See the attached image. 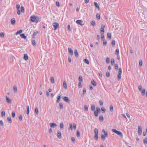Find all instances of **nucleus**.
I'll return each mask as SVG.
<instances>
[{"label":"nucleus","mask_w":147,"mask_h":147,"mask_svg":"<svg viewBox=\"0 0 147 147\" xmlns=\"http://www.w3.org/2000/svg\"><path fill=\"white\" fill-rule=\"evenodd\" d=\"M94 6L98 10V11L100 10V8L99 5L98 4V3L96 2H94Z\"/></svg>","instance_id":"f8f14e48"},{"label":"nucleus","mask_w":147,"mask_h":147,"mask_svg":"<svg viewBox=\"0 0 147 147\" xmlns=\"http://www.w3.org/2000/svg\"><path fill=\"white\" fill-rule=\"evenodd\" d=\"M103 44L104 45H107V41L105 39L103 40Z\"/></svg>","instance_id":"052dcab7"},{"label":"nucleus","mask_w":147,"mask_h":147,"mask_svg":"<svg viewBox=\"0 0 147 147\" xmlns=\"http://www.w3.org/2000/svg\"><path fill=\"white\" fill-rule=\"evenodd\" d=\"M69 53L71 55H73V51L72 49L70 48H68Z\"/></svg>","instance_id":"ddd939ff"},{"label":"nucleus","mask_w":147,"mask_h":147,"mask_svg":"<svg viewBox=\"0 0 147 147\" xmlns=\"http://www.w3.org/2000/svg\"><path fill=\"white\" fill-rule=\"evenodd\" d=\"M5 99L6 101L8 104H10L11 102V100L7 96H5Z\"/></svg>","instance_id":"9d476101"},{"label":"nucleus","mask_w":147,"mask_h":147,"mask_svg":"<svg viewBox=\"0 0 147 147\" xmlns=\"http://www.w3.org/2000/svg\"><path fill=\"white\" fill-rule=\"evenodd\" d=\"M143 141L144 144H147V138L144 139Z\"/></svg>","instance_id":"09e8293b"},{"label":"nucleus","mask_w":147,"mask_h":147,"mask_svg":"<svg viewBox=\"0 0 147 147\" xmlns=\"http://www.w3.org/2000/svg\"><path fill=\"white\" fill-rule=\"evenodd\" d=\"M91 109L92 110L94 111L95 109V106L94 105H91Z\"/></svg>","instance_id":"c9c22d12"},{"label":"nucleus","mask_w":147,"mask_h":147,"mask_svg":"<svg viewBox=\"0 0 147 147\" xmlns=\"http://www.w3.org/2000/svg\"><path fill=\"white\" fill-rule=\"evenodd\" d=\"M30 19L32 22H38V18L36 17L35 16H32L30 17Z\"/></svg>","instance_id":"f03ea898"},{"label":"nucleus","mask_w":147,"mask_h":147,"mask_svg":"<svg viewBox=\"0 0 147 147\" xmlns=\"http://www.w3.org/2000/svg\"><path fill=\"white\" fill-rule=\"evenodd\" d=\"M84 109L85 111H88V106L86 105H85L84 106Z\"/></svg>","instance_id":"bf43d9fd"},{"label":"nucleus","mask_w":147,"mask_h":147,"mask_svg":"<svg viewBox=\"0 0 147 147\" xmlns=\"http://www.w3.org/2000/svg\"><path fill=\"white\" fill-rule=\"evenodd\" d=\"M76 136L78 137H79L80 136V132L79 130H77L76 132Z\"/></svg>","instance_id":"72a5a7b5"},{"label":"nucleus","mask_w":147,"mask_h":147,"mask_svg":"<svg viewBox=\"0 0 147 147\" xmlns=\"http://www.w3.org/2000/svg\"><path fill=\"white\" fill-rule=\"evenodd\" d=\"M19 119L20 121H22V116L21 115H20L19 116Z\"/></svg>","instance_id":"680f3d73"},{"label":"nucleus","mask_w":147,"mask_h":147,"mask_svg":"<svg viewBox=\"0 0 147 147\" xmlns=\"http://www.w3.org/2000/svg\"><path fill=\"white\" fill-rule=\"evenodd\" d=\"M82 82H79L78 83V86L79 88H81L82 87Z\"/></svg>","instance_id":"a18cd8bd"},{"label":"nucleus","mask_w":147,"mask_h":147,"mask_svg":"<svg viewBox=\"0 0 147 147\" xmlns=\"http://www.w3.org/2000/svg\"><path fill=\"white\" fill-rule=\"evenodd\" d=\"M62 98L65 102H66L68 103H69L70 102V100L68 98L67 96L62 97Z\"/></svg>","instance_id":"6e6552de"},{"label":"nucleus","mask_w":147,"mask_h":147,"mask_svg":"<svg viewBox=\"0 0 147 147\" xmlns=\"http://www.w3.org/2000/svg\"><path fill=\"white\" fill-rule=\"evenodd\" d=\"M84 61L87 64H89V61L87 60V59H85L84 60Z\"/></svg>","instance_id":"4d7b16f0"},{"label":"nucleus","mask_w":147,"mask_h":147,"mask_svg":"<svg viewBox=\"0 0 147 147\" xmlns=\"http://www.w3.org/2000/svg\"><path fill=\"white\" fill-rule=\"evenodd\" d=\"M52 25L54 27V29L55 30H56L59 28V23L57 22H54L52 24Z\"/></svg>","instance_id":"7ed1b4c3"},{"label":"nucleus","mask_w":147,"mask_h":147,"mask_svg":"<svg viewBox=\"0 0 147 147\" xmlns=\"http://www.w3.org/2000/svg\"><path fill=\"white\" fill-rule=\"evenodd\" d=\"M104 120L103 116L102 115H100L99 117V120L100 121H102Z\"/></svg>","instance_id":"2f4dec72"},{"label":"nucleus","mask_w":147,"mask_h":147,"mask_svg":"<svg viewBox=\"0 0 147 147\" xmlns=\"http://www.w3.org/2000/svg\"><path fill=\"white\" fill-rule=\"evenodd\" d=\"M20 11L24 13V9L23 7L22 6L21 7V11Z\"/></svg>","instance_id":"49530a36"},{"label":"nucleus","mask_w":147,"mask_h":147,"mask_svg":"<svg viewBox=\"0 0 147 147\" xmlns=\"http://www.w3.org/2000/svg\"><path fill=\"white\" fill-rule=\"evenodd\" d=\"M4 35H5V34L4 32H2L0 33V37L1 38H3L4 36Z\"/></svg>","instance_id":"ea45409f"},{"label":"nucleus","mask_w":147,"mask_h":147,"mask_svg":"<svg viewBox=\"0 0 147 147\" xmlns=\"http://www.w3.org/2000/svg\"><path fill=\"white\" fill-rule=\"evenodd\" d=\"M73 125H72L71 123L69 124V129H70L71 130H72L73 127H72Z\"/></svg>","instance_id":"5fc2aeb1"},{"label":"nucleus","mask_w":147,"mask_h":147,"mask_svg":"<svg viewBox=\"0 0 147 147\" xmlns=\"http://www.w3.org/2000/svg\"><path fill=\"white\" fill-rule=\"evenodd\" d=\"M49 125L51 128H55L57 127V125L55 123H50Z\"/></svg>","instance_id":"1a4fd4ad"},{"label":"nucleus","mask_w":147,"mask_h":147,"mask_svg":"<svg viewBox=\"0 0 147 147\" xmlns=\"http://www.w3.org/2000/svg\"><path fill=\"white\" fill-rule=\"evenodd\" d=\"M104 33H101V39L102 40L104 39Z\"/></svg>","instance_id":"864d4df0"},{"label":"nucleus","mask_w":147,"mask_h":147,"mask_svg":"<svg viewBox=\"0 0 147 147\" xmlns=\"http://www.w3.org/2000/svg\"><path fill=\"white\" fill-rule=\"evenodd\" d=\"M102 131L104 133V135H105L106 137H107L108 136L107 132L105 131L104 129H102Z\"/></svg>","instance_id":"a878e982"},{"label":"nucleus","mask_w":147,"mask_h":147,"mask_svg":"<svg viewBox=\"0 0 147 147\" xmlns=\"http://www.w3.org/2000/svg\"><path fill=\"white\" fill-rule=\"evenodd\" d=\"M139 65L140 67H141L142 65V60H140L139 62Z\"/></svg>","instance_id":"79ce46f5"},{"label":"nucleus","mask_w":147,"mask_h":147,"mask_svg":"<svg viewBox=\"0 0 147 147\" xmlns=\"http://www.w3.org/2000/svg\"><path fill=\"white\" fill-rule=\"evenodd\" d=\"M107 38L110 39L111 38V34L110 33H108L107 34Z\"/></svg>","instance_id":"cd10ccee"},{"label":"nucleus","mask_w":147,"mask_h":147,"mask_svg":"<svg viewBox=\"0 0 147 147\" xmlns=\"http://www.w3.org/2000/svg\"><path fill=\"white\" fill-rule=\"evenodd\" d=\"M106 136L105 135H104L103 134H102L101 135V139L103 140H105V139Z\"/></svg>","instance_id":"f704fd0d"},{"label":"nucleus","mask_w":147,"mask_h":147,"mask_svg":"<svg viewBox=\"0 0 147 147\" xmlns=\"http://www.w3.org/2000/svg\"><path fill=\"white\" fill-rule=\"evenodd\" d=\"M73 127L74 130H75L76 128V125L75 123H73Z\"/></svg>","instance_id":"a19ab883"},{"label":"nucleus","mask_w":147,"mask_h":147,"mask_svg":"<svg viewBox=\"0 0 147 147\" xmlns=\"http://www.w3.org/2000/svg\"><path fill=\"white\" fill-rule=\"evenodd\" d=\"M32 44L34 46L36 45V42L34 40H32Z\"/></svg>","instance_id":"0e129e2a"},{"label":"nucleus","mask_w":147,"mask_h":147,"mask_svg":"<svg viewBox=\"0 0 147 147\" xmlns=\"http://www.w3.org/2000/svg\"><path fill=\"white\" fill-rule=\"evenodd\" d=\"M138 133L139 135H140L142 134V127L141 126H138Z\"/></svg>","instance_id":"423d86ee"},{"label":"nucleus","mask_w":147,"mask_h":147,"mask_svg":"<svg viewBox=\"0 0 147 147\" xmlns=\"http://www.w3.org/2000/svg\"><path fill=\"white\" fill-rule=\"evenodd\" d=\"M7 119L9 123H11L12 122L11 119V117H7Z\"/></svg>","instance_id":"c756f323"},{"label":"nucleus","mask_w":147,"mask_h":147,"mask_svg":"<svg viewBox=\"0 0 147 147\" xmlns=\"http://www.w3.org/2000/svg\"><path fill=\"white\" fill-rule=\"evenodd\" d=\"M24 59L26 61H27L28 59V57L27 54H24Z\"/></svg>","instance_id":"dca6fc26"},{"label":"nucleus","mask_w":147,"mask_h":147,"mask_svg":"<svg viewBox=\"0 0 147 147\" xmlns=\"http://www.w3.org/2000/svg\"><path fill=\"white\" fill-rule=\"evenodd\" d=\"M22 31H23L22 30H20L19 31H18L16 33V35H17L20 34L22 33Z\"/></svg>","instance_id":"393cba45"},{"label":"nucleus","mask_w":147,"mask_h":147,"mask_svg":"<svg viewBox=\"0 0 147 147\" xmlns=\"http://www.w3.org/2000/svg\"><path fill=\"white\" fill-rule=\"evenodd\" d=\"M121 74H118L117 75V80H120L121 78Z\"/></svg>","instance_id":"58836bf2"},{"label":"nucleus","mask_w":147,"mask_h":147,"mask_svg":"<svg viewBox=\"0 0 147 147\" xmlns=\"http://www.w3.org/2000/svg\"><path fill=\"white\" fill-rule=\"evenodd\" d=\"M35 112L36 115H38V108L37 107H36L35 108Z\"/></svg>","instance_id":"e433bc0d"},{"label":"nucleus","mask_w":147,"mask_h":147,"mask_svg":"<svg viewBox=\"0 0 147 147\" xmlns=\"http://www.w3.org/2000/svg\"><path fill=\"white\" fill-rule=\"evenodd\" d=\"M78 80L80 81L79 82H83V78L81 76H80L78 77Z\"/></svg>","instance_id":"4be33fe9"},{"label":"nucleus","mask_w":147,"mask_h":147,"mask_svg":"<svg viewBox=\"0 0 147 147\" xmlns=\"http://www.w3.org/2000/svg\"><path fill=\"white\" fill-rule=\"evenodd\" d=\"M13 90L15 92H17V89L16 86L14 85L13 86Z\"/></svg>","instance_id":"5701e85b"},{"label":"nucleus","mask_w":147,"mask_h":147,"mask_svg":"<svg viewBox=\"0 0 147 147\" xmlns=\"http://www.w3.org/2000/svg\"><path fill=\"white\" fill-rule=\"evenodd\" d=\"M63 85L64 89H67V85L65 81L63 82Z\"/></svg>","instance_id":"aec40b11"},{"label":"nucleus","mask_w":147,"mask_h":147,"mask_svg":"<svg viewBox=\"0 0 147 147\" xmlns=\"http://www.w3.org/2000/svg\"><path fill=\"white\" fill-rule=\"evenodd\" d=\"M106 61L107 63H109L110 62V59L108 57L106 58Z\"/></svg>","instance_id":"473e14b6"},{"label":"nucleus","mask_w":147,"mask_h":147,"mask_svg":"<svg viewBox=\"0 0 147 147\" xmlns=\"http://www.w3.org/2000/svg\"><path fill=\"white\" fill-rule=\"evenodd\" d=\"M27 115H28L29 113V106H28L27 107Z\"/></svg>","instance_id":"6e6d98bb"},{"label":"nucleus","mask_w":147,"mask_h":147,"mask_svg":"<svg viewBox=\"0 0 147 147\" xmlns=\"http://www.w3.org/2000/svg\"><path fill=\"white\" fill-rule=\"evenodd\" d=\"M71 140L74 143H75V139L74 137H72L71 138Z\"/></svg>","instance_id":"603ef678"},{"label":"nucleus","mask_w":147,"mask_h":147,"mask_svg":"<svg viewBox=\"0 0 147 147\" xmlns=\"http://www.w3.org/2000/svg\"><path fill=\"white\" fill-rule=\"evenodd\" d=\"M101 110L102 113H105L106 111V109L104 107L101 108Z\"/></svg>","instance_id":"37998d69"},{"label":"nucleus","mask_w":147,"mask_h":147,"mask_svg":"<svg viewBox=\"0 0 147 147\" xmlns=\"http://www.w3.org/2000/svg\"><path fill=\"white\" fill-rule=\"evenodd\" d=\"M60 127L61 128H63L64 127V125L63 123H60Z\"/></svg>","instance_id":"3c124183"},{"label":"nucleus","mask_w":147,"mask_h":147,"mask_svg":"<svg viewBox=\"0 0 147 147\" xmlns=\"http://www.w3.org/2000/svg\"><path fill=\"white\" fill-rule=\"evenodd\" d=\"M16 23V20L14 18H12L11 19V24H13L14 25Z\"/></svg>","instance_id":"412c9836"},{"label":"nucleus","mask_w":147,"mask_h":147,"mask_svg":"<svg viewBox=\"0 0 147 147\" xmlns=\"http://www.w3.org/2000/svg\"><path fill=\"white\" fill-rule=\"evenodd\" d=\"M94 138L96 140H97L98 139V130L96 128H95L94 130Z\"/></svg>","instance_id":"39448f33"},{"label":"nucleus","mask_w":147,"mask_h":147,"mask_svg":"<svg viewBox=\"0 0 147 147\" xmlns=\"http://www.w3.org/2000/svg\"><path fill=\"white\" fill-rule=\"evenodd\" d=\"M38 33V31H36V32H35L33 34V36H36L37 34Z\"/></svg>","instance_id":"338daca9"},{"label":"nucleus","mask_w":147,"mask_h":147,"mask_svg":"<svg viewBox=\"0 0 147 147\" xmlns=\"http://www.w3.org/2000/svg\"><path fill=\"white\" fill-rule=\"evenodd\" d=\"M91 84L94 86H96L97 85V83L93 80H92L91 81Z\"/></svg>","instance_id":"2eb2a0df"},{"label":"nucleus","mask_w":147,"mask_h":147,"mask_svg":"<svg viewBox=\"0 0 147 147\" xmlns=\"http://www.w3.org/2000/svg\"><path fill=\"white\" fill-rule=\"evenodd\" d=\"M50 81L51 83L53 84L55 82L54 79L53 77L52 76L50 78Z\"/></svg>","instance_id":"f3484780"},{"label":"nucleus","mask_w":147,"mask_h":147,"mask_svg":"<svg viewBox=\"0 0 147 147\" xmlns=\"http://www.w3.org/2000/svg\"><path fill=\"white\" fill-rule=\"evenodd\" d=\"M96 16L97 19L100 20V16L99 13H96Z\"/></svg>","instance_id":"7c9ffc66"},{"label":"nucleus","mask_w":147,"mask_h":147,"mask_svg":"<svg viewBox=\"0 0 147 147\" xmlns=\"http://www.w3.org/2000/svg\"><path fill=\"white\" fill-rule=\"evenodd\" d=\"M5 112L4 111H2L1 113V116L2 117L5 116Z\"/></svg>","instance_id":"8fccbe9b"},{"label":"nucleus","mask_w":147,"mask_h":147,"mask_svg":"<svg viewBox=\"0 0 147 147\" xmlns=\"http://www.w3.org/2000/svg\"><path fill=\"white\" fill-rule=\"evenodd\" d=\"M105 27V25L104 24H102L101 25V28H100V32L101 33H104V28Z\"/></svg>","instance_id":"0eeeda50"},{"label":"nucleus","mask_w":147,"mask_h":147,"mask_svg":"<svg viewBox=\"0 0 147 147\" xmlns=\"http://www.w3.org/2000/svg\"><path fill=\"white\" fill-rule=\"evenodd\" d=\"M112 132L115 133L117 134L120 136L121 138H123V135L121 131H117L116 129H112Z\"/></svg>","instance_id":"f257e3e1"},{"label":"nucleus","mask_w":147,"mask_h":147,"mask_svg":"<svg viewBox=\"0 0 147 147\" xmlns=\"http://www.w3.org/2000/svg\"><path fill=\"white\" fill-rule=\"evenodd\" d=\"M91 25L92 26H95L96 25V22L95 21L92 20L91 22Z\"/></svg>","instance_id":"bb28decb"},{"label":"nucleus","mask_w":147,"mask_h":147,"mask_svg":"<svg viewBox=\"0 0 147 147\" xmlns=\"http://www.w3.org/2000/svg\"><path fill=\"white\" fill-rule=\"evenodd\" d=\"M74 55L76 57H77L78 56V53L76 49L74 51Z\"/></svg>","instance_id":"b1692460"},{"label":"nucleus","mask_w":147,"mask_h":147,"mask_svg":"<svg viewBox=\"0 0 147 147\" xmlns=\"http://www.w3.org/2000/svg\"><path fill=\"white\" fill-rule=\"evenodd\" d=\"M106 76L107 77H109L110 76V73L109 72H107L106 73Z\"/></svg>","instance_id":"774afa93"},{"label":"nucleus","mask_w":147,"mask_h":147,"mask_svg":"<svg viewBox=\"0 0 147 147\" xmlns=\"http://www.w3.org/2000/svg\"><path fill=\"white\" fill-rule=\"evenodd\" d=\"M122 70L121 68L120 67L119 69L118 74H121Z\"/></svg>","instance_id":"13d9d810"},{"label":"nucleus","mask_w":147,"mask_h":147,"mask_svg":"<svg viewBox=\"0 0 147 147\" xmlns=\"http://www.w3.org/2000/svg\"><path fill=\"white\" fill-rule=\"evenodd\" d=\"M119 49L118 48L117 49H116V52L115 53V54L116 55H119Z\"/></svg>","instance_id":"4c0bfd02"},{"label":"nucleus","mask_w":147,"mask_h":147,"mask_svg":"<svg viewBox=\"0 0 147 147\" xmlns=\"http://www.w3.org/2000/svg\"><path fill=\"white\" fill-rule=\"evenodd\" d=\"M100 108L99 107H96V111H94V114L96 116H98V113H100Z\"/></svg>","instance_id":"20e7f679"},{"label":"nucleus","mask_w":147,"mask_h":147,"mask_svg":"<svg viewBox=\"0 0 147 147\" xmlns=\"http://www.w3.org/2000/svg\"><path fill=\"white\" fill-rule=\"evenodd\" d=\"M61 98V96L59 94L57 98V100L56 102L57 103H59L60 101Z\"/></svg>","instance_id":"4468645a"},{"label":"nucleus","mask_w":147,"mask_h":147,"mask_svg":"<svg viewBox=\"0 0 147 147\" xmlns=\"http://www.w3.org/2000/svg\"><path fill=\"white\" fill-rule=\"evenodd\" d=\"M115 68L116 69H118V65L117 64H115Z\"/></svg>","instance_id":"69168bd1"},{"label":"nucleus","mask_w":147,"mask_h":147,"mask_svg":"<svg viewBox=\"0 0 147 147\" xmlns=\"http://www.w3.org/2000/svg\"><path fill=\"white\" fill-rule=\"evenodd\" d=\"M145 90L144 88L142 90L141 94L142 96L144 95L145 94Z\"/></svg>","instance_id":"c85d7f7f"},{"label":"nucleus","mask_w":147,"mask_h":147,"mask_svg":"<svg viewBox=\"0 0 147 147\" xmlns=\"http://www.w3.org/2000/svg\"><path fill=\"white\" fill-rule=\"evenodd\" d=\"M20 36L22 38L24 39H26V36H25L24 34H22L20 35Z\"/></svg>","instance_id":"6ab92c4d"},{"label":"nucleus","mask_w":147,"mask_h":147,"mask_svg":"<svg viewBox=\"0 0 147 147\" xmlns=\"http://www.w3.org/2000/svg\"><path fill=\"white\" fill-rule=\"evenodd\" d=\"M57 136L59 139H60L61 137V133L60 131H58L57 132Z\"/></svg>","instance_id":"a211bd4d"},{"label":"nucleus","mask_w":147,"mask_h":147,"mask_svg":"<svg viewBox=\"0 0 147 147\" xmlns=\"http://www.w3.org/2000/svg\"><path fill=\"white\" fill-rule=\"evenodd\" d=\"M76 23L82 26L84 25V24H83V22L82 20H78L76 21Z\"/></svg>","instance_id":"9b49d317"},{"label":"nucleus","mask_w":147,"mask_h":147,"mask_svg":"<svg viewBox=\"0 0 147 147\" xmlns=\"http://www.w3.org/2000/svg\"><path fill=\"white\" fill-rule=\"evenodd\" d=\"M59 107L61 109H63V105L62 103L60 102L59 103Z\"/></svg>","instance_id":"c03bdc74"},{"label":"nucleus","mask_w":147,"mask_h":147,"mask_svg":"<svg viewBox=\"0 0 147 147\" xmlns=\"http://www.w3.org/2000/svg\"><path fill=\"white\" fill-rule=\"evenodd\" d=\"M110 110L111 112H112L113 111V107L112 105L110 106Z\"/></svg>","instance_id":"de8ad7c7"},{"label":"nucleus","mask_w":147,"mask_h":147,"mask_svg":"<svg viewBox=\"0 0 147 147\" xmlns=\"http://www.w3.org/2000/svg\"><path fill=\"white\" fill-rule=\"evenodd\" d=\"M20 6L19 4H18L16 5V7L17 10L19 9L20 8Z\"/></svg>","instance_id":"e2e57ef3"}]
</instances>
